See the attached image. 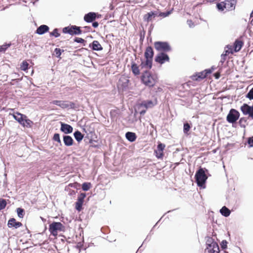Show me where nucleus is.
I'll return each instance as SVG.
<instances>
[{"mask_svg":"<svg viewBox=\"0 0 253 253\" xmlns=\"http://www.w3.org/2000/svg\"><path fill=\"white\" fill-rule=\"evenodd\" d=\"M211 176L207 169L200 167L196 170L194 176L197 186L202 189H205L207 179Z\"/></svg>","mask_w":253,"mask_h":253,"instance_id":"f257e3e1","label":"nucleus"},{"mask_svg":"<svg viewBox=\"0 0 253 253\" xmlns=\"http://www.w3.org/2000/svg\"><path fill=\"white\" fill-rule=\"evenodd\" d=\"M140 81L146 86L152 88L158 82V77L157 75L153 74L149 70H145L141 75Z\"/></svg>","mask_w":253,"mask_h":253,"instance_id":"f03ea898","label":"nucleus"},{"mask_svg":"<svg viewBox=\"0 0 253 253\" xmlns=\"http://www.w3.org/2000/svg\"><path fill=\"white\" fill-rule=\"evenodd\" d=\"M48 231L51 235L56 237L58 234V231H65V227L60 222L53 221L49 224Z\"/></svg>","mask_w":253,"mask_h":253,"instance_id":"7ed1b4c3","label":"nucleus"},{"mask_svg":"<svg viewBox=\"0 0 253 253\" xmlns=\"http://www.w3.org/2000/svg\"><path fill=\"white\" fill-rule=\"evenodd\" d=\"M82 27L76 25H69L62 29V32L71 36L80 35L83 33Z\"/></svg>","mask_w":253,"mask_h":253,"instance_id":"20e7f679","label":"nucleus"},{"mask_svg":"<svg viewBox=\"0 0 253 253\" xmlns=\"http://www.w3.org/2000/svg\"><path fill=\"white\" fill-rule=\"evenodd\" d=\"M154 47L156 50L161 52L166 53L172 50L171 47L168 42L157 41L154 42Z\"/></svg>","mask_w":253,"mask_h":253,"instance_id":"39448f33","label":"nucleus"},{"mask_svg":"<svg viewBox=\"0 0 253 253\" xmlns=\"http://www.w3.org/2000/svg\"><path fill=\"white\" fill-rule=\"evenodd\" d=\"M240 114L239 112L235 109H231L227 116L226 121L232 124H237V121L239 119Z\"/></svg>","mask_w":253,"mask_h":253,"instance_id":"423d86ee","label":"nucleus"},{"mask_svg":"<svg viewBox=\"0 0 253 253\" xmlns=\"http://www.w3.org/2000/svg\"><path fill=\"white\" fill-rule=\"evenodd\" d=\"M240 110L245 116L248 115L253 120V104L251 106L247 103H244L240 107Z\"/></svg>","mask_w":253,"mask_h":253,"instance_id":"0eeeda50","label":"nucleus"},{"mask_svg":"<svg viewBox=\"0 0 253 253\" xmlns=\"http://www.w3.org/2000/svg\"><path fill=\"white\" fill-rule=\"evenodd\" d=\"M129 83V80L128 78L125 76H122L118 81L117 86L123 91H126L128 88Z\"/></svg>","mask_w":253,"mask_h":253,"instance_id":"6e6552de","label":"nucleus"},{"mask_svg":"<svg viewBox=\"0 0 253 253\" xmlns=\"http://www.w3.org/2000/svg\"><path fill=\"white\" fill-rule=\"evenodd\" d=\"M85 193H81L78 197L77 200L75 202V209L79 212L83 210V205L84 202V198L86 197Z\"/></svg>","mask_w":253,"mask_h":253,"instance_id":"1a4fd4ad","label":"nucleus"},{"mask_svg":"<svg viewBox=\"0 0 253 253\" xmlns=\"http://www.w3.org/2000/svg\"><path fill=\"white\" fill-rule=\"evenodd\" d=\"M154 60L156 62L160 64H163L166 62L169 61V57L167 53L160 52L156 55Z\"/></svg>","mask_w":253,"mask_h":253,"instance_id":"9d476101","label":"nucleus"},{"mask_svg":"<svg viewBox=\"0 0 253 253\" xmlns=\"http://www.w3.org/2000/svg\"><path fill=\"white\" fill-rule=\"evenodd\" d=\"M60 130L62 132H63L65 134L64 135H68V134L72 133L73 127L72 126L61 122H60Z\"/></svg>","mask_w":253,"mask_h":253,"instance_id":"9b49d317","label":"nucleus"},{"mask_svg":"<svg viewBox=\"0 0 253 253\" xmlns=\"http://www.w3.org/2000/svg\"><path fill=\"white\" fill-rule=\"evenodd\" d=\"M140 61V67L141 69L145 68L148 69V70H150L152 68L153 60L148 58H145V59H144L141 58Z\"/></svg>","mask_w":253,"mask_h":253,"instance_id":"f8f14e48","label":"nucleus"},{"mask_svg":"<svg viewBox=\"0 0 253 253\" xmlns=\"http://www.w3.org/2000/svg\"><path fill=\"white\" fill-rule=\"evenodd\" d=\"M206 249H209V248L213 247L214 248H218V244L215 241L214 239H213L212 237L210 236H207L206 237Z\"/></svg>","mask_w":253,"mask_h":253,"instance_id":"ddd939ff","label":"nucleus"},{"mask_svg":"<svg viewBox=\"0 0 253 253\" xmlns=\"http://www.w3.org/2000/svg\"><path fill=\"white\" fill-rule=\"evenodd\" d=\"M156 104L154 103L152 100H146L142 101L138 105V109H140L141 108L144 107L146 109L152 108Z\"/></svg>","mask_w":253,"mask_h":253,"instance_id":"4468645a","label":"nucleus"},{"mask_svg":"<svg viewBox=\"0 0 253 253\" xmlns=\"http://www.w3.org/2000/svg\"><path fill=\"white\" fill-rule=\"evenodd\" d=\"M88 47L92 51H101L103 50V47L98 41L94 40L88 45Z\"/></svg>","mask_w":253,"mask_h":253,"instance_id":"2eb2a0df","label":"nucleus"},{"mask_svg":"<svg viewBox=\"0 0 253 253\" xmlns=\"http://www.w3.org/2000/svg\"><path fill=\"white\" fill-rule=\"evenodd\" d=\"M251 119V117H243L239 118L238 121V124L242 128H244V133H245L246 132L245 128L247 126L249 125V120Z\"/></svg>","mask_w":253,"mask_h":253,"instance_id":"dca6fc26","label":"nucleus"},{"mask_svg":"<svg viewBox=\"0 0 253 253\" xmlns=\"http://www.w3.org/2000/svg\"><path fill=\"white\" fill-rule=\"evenodd\" d=\"M154 55V51L153 47L150 45H148L146 47L145 51L144 52V58L153 60Z\"/></svg>","mask_w":253,"mask_h":253,"instance_id":"f3484780","label":"nucleus"},{"mask_svg":"<svg viewBox=\"0 0 253 253\" xmlns=\"http://www.w3.org/2000/svg\"><path fill=\"white\" fill-rule=\"evenodd\" d=\"M63 142L64 145L66 147L73 146L75 143L73 138L69 135H63Z\"/></svg>","mask_w":253,"mask_h":253,"instance_id":"a211bd4d","label":"nucleus"},{"mask_svg":"<svg viewBox=\"0 0 253 253\" xmlns=\"http://www.w3.org/2000/svg\"><path fill=\"white\" fill-rule=\"evenodd\" d=\"M96 12H89L84 15V20L87 23H91L96 20Z\"/></svg>","mask_w":253,"mask_h":253,"instance_id":"6ab92c4d","label":"nucleus"},{"mask_svg":"<svg viewBox=\"0 0 253 253\" xmlns=\"http://www.w3.org/2000/svg\"><path fill=\"white\" fill-rule=\"evenodd\" d=\"M125 137L128 141L132 143L136 141L137 136L134 132L127 131L125 133Z\"/></svg>","mask_w":253,"mask_h":253,"instance_id":"aec40b11","label":"nucleus"},{"mask_svg":"<svg viewBox=\"0 0 253 253\" xmlns=\"http://www.w3.org/2000/svg\"><path fill=\"white\" fill-rule=\"evenodd\" d=\"M244 45V42L242 41L236 40L233 43V49L232 50L234 52L239 51Z\"/></svg>","mask_w":253,"mask_h":253,"instance_id":"412c9836","label":"nucleus"},{"mask_svg":"<svg viewBox=\"0 0 253 253\" xmlns=\"http://www.w3.org/2000/svg\"><path fill=\"white\" fill-rule=\"evenodd\" d=\"M190 78L195 81H200L202 80L205 79V76L203 73V71L200 72H196L194 75L190 77Z\"/></svg>","mask_w":253,"mask_h":253,"instance_id":"4be33fe9","label":"nucleus"},{"mask_svg":"<svg viewBox=\"0 0 253 253\" xmlns=\"http://www.w3.org/2000/svg\"><path fill=\"white\" fill-rule=\"evenodd\" d=\"M131 70L132 74L135 76H137L140 74L139 66L137 64L133 61H132L131 62Z\"/></svg>","mask_w":253,"mask_h":253,"instance_id":"5701e85b","label":"nucleus"},{"mask_svg":"<svg viewBox=\"0 0 253 253\" xmlns=\"http://www.w3.org/2000/svg\"><path fill=\"white\" fill-rule=\"evenodd\" d=\"M226 8L227 10H232L235 8L237 0H225Z\"/></svg>","mask_w":253,"mask_h":253,"instance_id":"b1692460","label":"nucleus"},{"mask_svg":"<svg viewBox=\"0 0 253 253\" xmlns=\"http://www.w3.org/2000/svg\"><path fill=\"white\" fill-rule=\"evenodd\" d=\"M82 130L84 132L86 133L87 135H95V130L93 127H91L90 126H83L82 127Z\"/></svg>","mask_w":253,"mask_h":253,"instance_id":"393cba45","label":"nucleus"},{"mask_svg":"<svg viewBox=\"0 0 253 253\" xmlns=\"http://www.w3.org/2000/svg\"><path fill=\"white\" fill-rule=\"evenodd\" d=\"M192 126V123L190 121H185L183 123V133L186 135H189L190 134V130Z\"/></svg>","mask_w":253,"mask_h":253,"instance_id":"a878e982","label":"nucleus"},{"mask_svg":"<svg viewBox=\"0 0 253 253\" xmlns=\"http://www.w3.org/2000/svg\"><path fill=\"white\" fill-rule=\"evenodd\" d=\"M73 136L78 143H80L84 137V134H82L78 129H76L74 131Z\"/></svg>","mask_w":253,"mask_h":253,"instance_id":"bb28decb","label":"nucleus"},{"mask_svg":"<svg viewBox=\"0 0 253 253\" xmlns=\"http://www.w3.org/2000/svg\"><path fill=\"white\" fill-rule=\"evenodd\" d=\"M21 225V223L20 222L16 221V220L14 218L10 219L8 222V226L9 227H14L15 228H17L20 227Z\"/></svg>","mask_w":253,"mask_h":253,"instance_id":"cd10ccee","label":"nucleus"},{"mask_svg":"<svg viewBox=\"0 0 253 253\" xmlns=\"http://www.w3.org/2000/svg\"><path fill=\"white\" fill-rule=\"evenodd\" d=\"M80 108L79 104L76 102H72L68 100V110L71 109L75 110H79Z\"/></svg>","mask_w":253,"mask_h":253,"instance_id":"c85d7f7f","label":"nucleus"},{"mask_svg":"<svg viewBox=\"0 0 253 253\" xmlns=\"http://www.w3.org/2000/svg\"><path fill=\"white\" fill-rule=\"evenodd\" d=\"M13 118L20 124L23 122L25 115H22L19 113H14L12 115Z\"/></svg>","mask_w":253,"mask_h":253,"instance_id":"c756f323","label":"nucleus"},{"mask_svg":"<svg viewBox=\"0 0 253 253\" xmlns=\"http://www.w3.org/2000/svg\"><path fill=\"white\" fill-rule=\"evenodd\" d=\"M219 212L222 216L225 217H228L231 213L230 210L226 206L222 207L220 210Z\"/></svg>","mask_w":253,"mask_h":253,"instance_id":"7c9ffc66","label":"nucleus"},{"mask_svg":"<svg viewBox=\"0 0 253 253\" xmlns=\"http://www.w3.org/2000/svg\"><path fill=\"white\" fill-rule=\"evenodd\" d=\"M24 127H31L33 125V122L30 120L28 119L27 116H25L23 120V122L21 124Z\"/></svg>","mask_w":253,"mask_h":253,"instance_id":"2f4dec72","label":"nucleus"},{"mask_svg":"<svg viewBox=\"0 0 253 253\" xmlns=\"http://www.w3.org/2000/svg\"><path fill=\"white\" fill-rule=\"evenodd\" d=\"M64 51V50L59 48H55L52 52V56L61 59V55Z\"/></svg>","mask_w":253,"mask_h":253,"instance_id":"473e14b6","label":"nucleus"},{"mask_svg":"<svg viewBox=\"0 0 253 253\" xmlns=\"http://www.w3.org/2000/svg\"><path fill=\"white\" fill-rule=\"evenodd\" d=\"M47 31V26L42 25L40 26L36 30V33L39 35H42Z\"/></svg>","mask_w":253,"mask_h":253,"instance_id":"72a5a7b5","label":"nucleus"},{"mask_svg":"<svg viewBox=\"0 0 253 253\" xmlns=\"http://www.w3.org/2000/svg\"><path fill=\"white\" fill-rule=\"evenodd\" d=\"M52 140L56 142L57 144L56 146H62V144L60 137V134L58 133H55L52 137Z\"/></svg>","mask_w":253,"mask_h":253,"instance_id":"f704fd0d","label":"nucleus"},{"mask_svg":"<svg viewBox=\"0 0 253 253\" xmlns=\"http://www.w3.org/2000/svg\"><path fill=\"white\" fill-rule=\"evenodd\" d=\"M216 7L219 11H223L226 8V2H225V0L217 2Z\"/></svg>","mask_w":253,"mask_h":253,"instance_id":"c9c22d12","label":"nucleus"},{"mask_svg":"<svg viewBox=\"0 0 253 253\" xmlns=\"http://www.w3.org/2000/svg\"><path fill=\"white\" fill-rule=\"evenodd\" d=\"M49 30V28L48 27V30ZM59 29L56 28L53 29L52 32H49L48 33L50 37H53L54 38H58L60 36V34L59 32Z\"/></svg>","mask_w":253,"mask_h":253,"instance_id":"e433bc0d","label":"nucleus"},{"mask_svg":"<svg viewBox=\"0 0 253 253\" xmlns=\"http://www.w3.org/2000/svg\"><path fill=\"white\" fill-rule=\"evenodd\" d=\"M244 144L250 148L253 147V136L247 137Z\"/></svg>","mask_w":253,"mask_h":253,"instance_id":"4c0bfd02","label":"nucleus"},{"mask_svg":"<svg viewBox=\"0 0 253 253\" xmlns=\"http://www.w3.org/2000/svg\"><path fill=\"white\" fill-rule=\"evenodd\" d=\"M91 186L90 182H84L82 185V189L84 191H87L91 188Z\"/></svg>","mask_w":253,"mask_h":253,"instance_id":"58836bf2","label":"nucleus"},{"mask_svg":"<svg viewBox=\"0 0 253 253\" xmlns=\"http://www.w3.org/2000/svg\"><path fill=\"white\" fill-rule=\"evenodd\" d=\"M74 42L77 43H81L83 46H85L87 44L86 40L80 37H75L74 39Z\"/></svg>","mask_w":253,"mask_h":253,"instance_id":"ea45409f","label":"nucleus"},{"mask_svg":"<svg viewBox=\"0 0 253 253\" xmlns=\"http://www.w3.org/2000/svg\"><path fill=\"white\" fill-rule=\"evenodd\" d=\"M216 69V68L212 66L210 68L206 69L203 71L205 78H207L209 75L212 73V72Z\"/></svg>","mask_w":253,"mask_h":253,"instance_id":"a19ab883","label":"nucleus"},{"mask_svg":"<svg viewBox=\"0 0 253 253\" xmlns=\"http://www.w3.org/2000/svg\"><path fill=\"white\" fill-rule=\"evenodd\" d=\"M173 8H172L169 10H167L166 12H160V17H163L164 18L169 16L173 11Z\"/></svg>","mask_w":253,"mask_h":253,"instance_id":"79ce46f5","label":"nucleus"},{"mask_svg":"<svg viewBox=\"0 0 253 253\" xmlns=\"http://www.w3.org/2000/svg\"><path fill=\"white\" fill-rule=\"evenodd\" d=\"M166 145L165 144L161 143L159 141L158 142V145L157 146V149L155 150V151H160V152H164Z\"/></svg>","mask_w":253,"mask_h":253,"instance_id":"37998d69","label":"nucleus"},{"mask_svg":"<svg viewBox=\"0 0 253 253\" xmlns=\"http://www.w3.org/2000/svg\"><path fill=\"white\" fill-rule=\"evenodd\" d=\"M208 252V253H219V247H218V249L214 248L213 247L209 248V249H206L205 250V252Z\"/></svg>","mask_w":253,"mask_h":253,"instance_id":"c03bdc74","label":"nucleus"},{"mask_svg":"<svg viewBox=\"0 0 253 253\" xmlns=\"http://www.w3.org/2000/svg\"><path fill=\"white\" fill-rule=\"evenodd\" d=\"M68 100H61L60 103L59 107H61L62 109H68Z\"/></svg>","mask_w":253,"mask_h":253,"instance_id":"a18cd8bd","label":"nucleus"},{"mask_svg":"<svg viewBox=\"0 0 253 253\" xmlns=\"http://www.w3.org/2000/svg\"><path fill=\"white\" fill-rule=\"evenodd\" d=\"M152 16L151 13L148 12L147 14H145L143 16V20L145 22H149L151 21L152 18Z\"/></svg>","mask_w":253,"mask_h":253,"instance_id":"49530a36","label":"nucleus"},{"mask_svg":"<svg viewBox=\"0 0 253 253\" xmlns=\"http://www.w3.org/2000/svg\"><path fill=\"white\" fill-rule=\"evenodd\" d=\"M75 248L79 250V253L81 252L82 250H85L86 249V247L84 248V244L81 242H78L77 245L75 246Z\"/></svg>","mask_w":253,"mask_h":253,"instance_id":"de8ad7c7","label":"nucleus"},{"mask_svg":"<svg viewBox=\"0 0 253 253\" xmlns=\"http://www.w3.org/2000/svg\"><path fill=\"white\" fill-rule=\"evenodd\" d=\"M245 96L250 100H253V87L249 91Z\"/></svg>","mask_w":253,"mask_h":253,"instance_id":"09e8293b","label":"nucleus"},{"mask_svg":"<svg viewBox=\"0 0 253 253\" xmlns=\"http://www.w3.org/2000/svg\"><path fill=\"white\" fill-rule=\"evenodd\" d=\"M154 154L156 157L158 159H163L164 156V152H160L154 150Z\"/></svg>","mask_w":253,"mask_h":253,"instance_id":"8fccbe9b","label":"nucleus"},{"mask_svg":"<svg viewBox=\"0 0 253 253\" xmlns=\"http://www.w3.org/2000/svg\"><path fill=\"white\" fill-rule=\"evenodd\" d=\"M83 33H85L87 32H93L92 29L90 26H84L82 27Z\"/></svg>","mask_w":253,"mask_h":253,"instance_id":"3c124183","label":"nucleus"},{"mask_svg":"<svg viewBox=\"0 0 253 253\" xmlns=\"http://www.w3.org/2000/svg\"><path fill=\"white\" fill-rule=\"evenodd\" d=\"M228 242L226 240H223L220 243V247L222 250H225L227 249Z\"/></svg>","mask_w":253,"mask_h":253,"instance_id":"603ef678","label":"nucleus"},{"mask_svg":"<svg viewBox=\"0 0 253 253\" xmlns=\"http://www.w3.org/2000/svg\"><path fill=\"white\" fill-rule=\"evenodd\" d=\"M145 33H146V32L144 29L142 31L140 32V34H139L140 42H143L144 38H145Z\"/></svg>","mask_w":253,"mask_h":253,"instance_id":"864d4df0","label":"nucleus"},{"mask_svg":"<svg viewBox=\"0 0 253 253\" xmlns=\"http://www.w3.org/2000/svg\"><path fill=\"white\" fill-rule=\"evenodd\" d=\"M17 212L18 216L20 218H23V216H24V210H23L22 209H21V208H18L17 209Z\"/></svg>","mask_w":253,"mask_h":253,"instance_id":"5fc2aeb1","label":"nucleus"},{"mask_svg":"<svg viewBox=\"0 0 253 253\" xmlns=\"http://www.w3.org/2000/svg\"><path fill=\"white\" fill-rule=\"evenodd\" d=\"M28 63L26 61H23L21 65V69L23 71H26L28 67Z\"/></svg>","mask_w":253,"mask_h":253,"instance_id":"6e6d98bb","label":"nucleus"},{"mask_svg":"<svg viewBox=\"0 0 253 253\" xmlns=\"http://www.w3.org/2000/svg\"><path fill=\"white\" fill-rule=\"evenodd\" d=\"M6 205V201L4 199H0V210L4 209Z\"/></svg>","mask_w":253,"mask_h":253,"instance_id":"4d7b16f0","label":"nucleus"},{"mask_svg":"<svg viewBox=\"0 0 253 253\" xmlns=\"http://www.w3.org/2000/svg\"><path fill=\"white\" fill-rule=\"evenodd\" d=\"M10 44H5L1 46H0V52L5 51V50L10 46Z\"/></svg>","mask_w":253,"mask_h":253,"instance_id":"13d9d810","label":"nucleus"},{"mask_svg":"<svg viewBox=\"0 0 253 253\" xmlns=\"http://www.w3.org/2000/svg\"><path fill=\"white\" fill-rule=\"evenodd\" d=\"M101 231L104 234H107L110 232V229L108 226H104L101 228Z\"/></svg>","mask_w":253,"mask_h":253,"instance_id":"bf43d9fd","label":"nucleus"},{"mask_svg":"<svg viewBox=\"0 0 253 253\" xmlns=\"http://www.w3.org/2000/svg\"><path fill=\"white\" fill-rule=\"evenodd\" d=\"M150 12L152 14L153 18L160 16V15H159L160 12H159L157 10L151 11Z\"/></svg>","mask_w":253,"mask_h":253,"instance_id":"052dcab7","label":"nucleus"},{"mask_svg":"<svg viewBox=\"0 0 253 253\" xmlns=\"http://www.w3.org/2000/svg\"><path fill=\"white\" fill-rule=\"evenodd\" d=\"M68 186L70 187H73L74 188L78 189V187L79 186V184L77 182H74L69 184Z\"/></svg>","mask_w":253,"mask_h":253,"instance_id":"680f3d73","label":"nucleus"},{"mask_svg":"<svg viewBox=\"0 0 253 253\" xmlns=\"http://www.w3.org/2000/svg\"><path fill=\"white\" fill-rule=\"evenodd\" d=\"M226 58L227 57L226 56L225 54H222L221 55V60L220 61V63H221V65H222L224 63Z\"/></svg>","mask_w":253,"mask_h":253,"instance_id":"e2e57ef3","label":"nucleus"},{"mask_svg":"<svg viewBox=\"0 0 253 253\" xmlns=\"http://www.w3.org/2000/svg\"><path fill=\"white\" fill-rule=\"evenodd\" d=\"M61 100H52L49 102V104H53L59 107Z\"/></svg>","mask_w":253,"mask_h":253,"instance_id":"0e129e2a","label":"nucleus"},{"mask_svg":"<svg viewBox=\"0 0 253 253\" xmlns=\"http://www.w3.org/2000/svg\"><path fill=\"white\" fill-rule=\"evenodd\" d=\"M96 138H97V136L96 134H95V135H90V138H89V143H92L93 141L96 142V141L95 140H94V139Z\"/></svg>","mask_w":253,"mask_h":253,"instance_id":"69168bd1","label":"nucleus"},{"mask_svg":"<svg viewBox=\"0 0 253 253\" xmlns=\"http://www.w3.org/2000/svg\"><path fill=\"white\" fill-rule=\"evenodd\" d=\"M235 144L234 143H227L225 146V148L227 149V150H229L231 148H232L234 146Z\"/></svg>","mask_w":253,"mask_h":253,"instance_id":"338daca9","label":"nucleus"},{"mask_svg":"<svg viewBox=\"0 0 253 253\" xmlns=\"http://www.w3.org/2000/svg\"><path fill=\"white\" fill-rule=\"evenodd\" d=\"M213 76L214 77L215 79H218L220 76V72L217 71L213 73Z\"/></svg>","mask_w":253,"mask_h":253,"instance_id":"774afa93","label":"nucleus"}]
</instances>
